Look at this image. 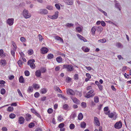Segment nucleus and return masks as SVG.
I'll use <instances>...</instances> for the list:
<instances>
[{
	"label": "nucleus",
	"instance_id": "nucleus-1",
	"mask_svg": "<svg viewBox=\"0 0 131 131\" xmlns=\"http://www.w3.org/2000/svg\"><path fill=\"white\" fill-rule=\"evenodd\" d=\"M63 69H67V71L68 72H71L74 69L73 66L71 64H64L63 66Z\"/></svg>",
	"mask_w": 131,
	"mask_h": 131
},
{
	"label": "nucleus",
	"instance_id": "nucleus-2",
	"mask_svg": "<svg viewBox=\"0 0 131 131\" xmlns=\"http://www.w3.org/2000/svg\"><path fill=\"white\" fill-rule=\"evenodd\" d=\"M23 14L24 17L27 19L30 18L31 16V15L30 13H28V11L26 9H24L23 11Z\"/></svg>",
	"mask_w": 131,
	"mask_h": 131
},
{
	"label": "nucleus",
	"instance_id": "nucleus-3",
	"mask_svg": "<svg viewBox=\"0 0 131 131\" xmlns=\"http://www.w3.org/2000/svg\"><path fill=\"white\" fill-rule=\"evenodd\" d=\"M94 92V90H90L86 94L85 97L87 98H89L93 96L95 94L94 93H93Z\"/></svg>",
	"mask_w": 131,
	"mask_h": 131
},
{
	"label": "nucleus",
	"instance_id": "nucleus-4",
	"mask_svg": "<svg viewBox=\"0 0 131 131\" xmlns=\"http://www.w3.org/2000/svg\"><path fill=\"white\" fill-rule=\"evenodd\" d=\"M122 123L121 121L117 122L114 125L115 128L117 129L121 128L122 127Z\"/></svg>",
	"mask_w": 131,
	"mask_h": 131
},
{
	"label": "nucleus",
	"instance_id": "nucleus-5",
	"mask_svg": "<svg viewBox=\"0 0 131 131\" xmlns=\"http://www.w3.org/2000/svg\"><path fill=\"white\" fill-rule=\"evenodd\" d=\"M70 97L74 103L77 105L80 104V101L77 98L72 96H70Z\"/></svg>",
	"mask_w": 131,
	"mask_h": 131
},
{
	"label": "nucleus",
	"instance_id": "nucleus-6",
	"mask_svg": "<svg viewBox=\"0 0 131 131\" xmlns=\"http://www.w3.org/2000/svg\"><path fill=\"white\" fill-rule=\"evenodd\" d=\"M38 13L43 15H46L48 13V10L46 9H40L38 12Z\"/></svg>",
	"mask_w": 131,
	"mask_h": 131
},
{
	"label": "nucleus",
	"instance_id": "nucleus-7",
	"mask_svg": "<svg viewBox=\"0 0 131 131\" xmlns=\"http://www.w3.org/2000/svg\"><path fill=\"white\" fill-rule=\"evenodd\" d=\"M67 93L69 95H73L75 94V93L74 91L70 89H69L67 90Z\"/></svg>",
	"mask_w": 131,
	"mask_h": 131
},
{
	"label": "nucleus",
	"instance_id": "nucleus-8",
	"mask_svg": "<svg viewBox=\"0 0 131 131\" xmlns=\"http://www.w3.org/2000/svg\"><path fill=\"white\" fill-rule=\"evenodd\" d=\"M14 20L13 18H9L7 21V23L9 25L11 26L13 24Z\"/></svg>",
	"mask_w": 131,
	"mask_h": 131
},
{
	"label": "nucleus",
	"instance_id": "nucleus-9",
	"mask_svg": "<svg viewBox=\"0 0 131 131\" xmlns=\"http://www.w3.org/2000/svg\"><path fill=\"white\" fill-rule=\"evenodd\" d=\"M48 49L46 47H43L41 49V51L42 54L47 53L48 51Z\"/></svg>",
	"mask_w": 131,
	"mask_h": 131
},
{
	"label": "nucleus",
	"instance_id": "nucleus-10",
	"mask_svg": "<svg viewBox=\"0 0 131 131\" xmlns=\"http://www.w3.org/2000/svg\"><path fill=\"white\" fill-rule=\"evenodd\" d=\"M25 119L24 118L20 116L18 118V123L20 124H23L24 122Z\"/></svg>",
	"mask_w": 131,
	"mask_h": 131
},
{
	"label": "nucleus",
	"instance_id": "nucleus-11",
	"mask_svg": "<svg viewBox=\"0 0 131 131\" xmlns=\"http://www.w3.org/2000/svg\"><path fill=\"white\" fill-rule=\"evenodd\" d=\"M31 112L34 113L36 116H37L38 117L40 118V115L37 112V111L35 110L33 108H31Z\"/></svg>",
	"mask_w": 131,
	"mask_h": 131
},
{
	"label": "nucleus",
	"instance_id": "nucleus-12",
	"mask_svg": "<svg viewBox=\"0 0 131 131\" xmlns=\"http://www.w3.org/2000/svg\"><path fill=\"white\" fill-rule=\"evenodd\" d=\"M95 122V123L96 125L98 126H100V123L99 120L96 117H94V118Z\"/></svg>",
	"mask_w": 131,
	"mask_h": 131
},
{
	"label": "nucleus",
	"instance_id": "nucleus-13",
	"mask_svg": "<svg viewBox=\"0 0 131 131\" xmlns=\"http://www.w3.org/2000/svg\"><path fill=\"white\" fill-rule=\"evenodd\" d=\"M65 2L69 5H72L73 4V1L72 0H65Z\"/></svg>",
	"mask_w": 131,
	"mask_h": 131
},
{
	"label": "nucleus",
	"instance_id": "nucleus-14",
	"mask_svg": "<svg viewBox=\"0 0 131 131\" xmlns=\"http://www.w3.org/2000/svg\"><path fill=\"white\" fill-rule=\"evenodd\" d=\"M41 72L40 70H37L35 72V75L37 77H39L41 76Z\"/></svg>",
	"mask_w": 131,
	"mask_h": 131
},
{
	"label": "nucleus",
	"instance_id": "nucleus-15",
	"mask_svg": "<svg viewBox=\"0 0 131 131\" xmlns=\"http://www.w3.org/2000/svg\"><path fill=\"white\" fill-rule=\"evenodd\" d=\"M96 31H101L103 29V27L101 26H96Z\"/></svg>",
	"mask_w": 131,
	"mask_h": 131
},
{
	"label": "nucleus",
	"instance_id": "nucleus-16",
	"mask_svg": "<svg viewBox=\"0 0 131 131\" xmlns=\"http://www.w3.org/2000/svg\"><path fill=\"white\" fill-rule=\"evenodd\" d=\"M40 93L42 94L46 93L47 91V90L46 88H42L40 90Z\"/></svg>",
	"mask_w": 131,
	"mask_h": 131
},
{
	"label": "nucleus",
	"instance_id": "nucleus-17",
	"mask_svg": "<svg viewBox=\"0 0 131 131\" xmlns=\"http://www.w3.org/2000/svg\"><path fill=\"white\" fill-rule=\"evenodd\" d=\"M115 7L117 9H118L119 10H120L121 9V6L119 3H116L115 4Z\"/></svg>",
	"mask_w": 131,
	"mask_h": 131
},
{
	"label": "nucleus",
	"instance_id": "nucleus-18",
	"mask_svg": "<svg viewBox=\"0 0 131 131\" xmlns=\"http://www.w3.org/2000/svg\"><path fill=\"white\" fill-rule=\"evenodd\" d=\"M35 62V60L34 59L29 60L27 62V65H29L32 64L34 63Z\"/></svg>",
	"mask_w": 131,
	"mask_h": 131
},
{
	"label": "nucleus",
	"instance_id": "nucleus-19",
	"mask_svg": "<svg viewBox=\"0 0 131 131\" xmlns=\"http://www.w3.org/2000/svg\"><path fill=\"white\" fill-rule=\"evenodd\" d=\"M96 26H94L91 29V31L92 32V34L94 35L95 34V32L96 31V29H95Z\"/></svg>",
	"mask_w": 131,
	"mask_h": 131
},
{
	"label": "nucleus",
	"instance_id": "nucleus-20",
	"mask_svg": "<svg viewBox=\"0 0 131 131\" xmlns=\"http://www.w3.org/2000/svg\"><path fill=\"white\" fill-rule=\"evenodd\" d=\"M0 63L3 66H5L6 64V61L5 60H0Z\"/></svg>",
	"mask_w": 131,
	"mask_h": 131
},
{
	"label": "nucleus",
	"instance_id": "nucleus-21",
	"mask_svg": "<svg viewBox=\"0 0 131 131\" xmlns=\"http://www.w3.org/2000/svg\"><path fill=\"white\" fill-rule=\"evenodd\" d=\"M19 81L20 83H22L24 82V80L22 76L21 75L19 77Z\"/></svg>",
	"mask_w": 131,
	"mask_h": 131
},
{
	"label": "nucleus",
	"instance_id": "nucleus-22",
	"mask_svg": "<svg viewBox=\"0 0 131 131\" xmlns=\"http://www.w3.org/2000/svg\"><path fill=\"white\" fill-rule=\"evenodd\" d=\"M56 60L58 63H60L62 62V59L61 56H59L56 58Z\"/></svg>",
	"mask_w": 131,
	"mask_h": 131
},
{
	"label": "nucleus",
	"instance_id": "nucleus-23",
	"mask_svg": "<svg viewBox=\"0 0 131 131\" xmlns=\"http://www.w3.org/2000/svg\"><path fill=\"white\" fill-rule=\"evenodd\" d=\"M83 114L81 113H80L78 115V119L79 120H81L83 118Z\"/></svg>",
	"mask_w": 131,
	"mask_h": 131
},
{
	"label": "nucleus",
	"instance_id": "nucleus-24",
	"mask_svg": "<svg viewBox=\"0 0 131 131\" xmlns=\"http://www.w3.org/2000/svg\"><path fill=\"white\" fill-rule=\"evenodd\" d=\"M55 38L56 40H59L61 42H63V41L61 37H60L58 36H56V37H55Z\"/></svg>",
	"mask_w": 131,
	"mask_h": 131
},
{
	"label": "nucleus",
	"instance_id": "nucleus-25",
	"mask_svg": "<svg viewBox=\"0 0 131 131\" xmlns=\"http://www.w3.org/2000/svg\"><path fill=\"white\" fill-rule=\"evenodd\" d=\"M26 121H30L31 118V115L30 114H28L26 115Z\"/></svg>",
	"mask_w": 131,
	"mask_h": 131
},
{
	"label": "nucleus",
	"instance_id": "nucleus-26",
	"mask_svg": "<svg viewBox=\"0 0 131 131\" xmlns=\"http://www.w3.org/2000/svg\"><path fill=\"white\" fill-rule=\"evenodd\" d=\"M59 97H61L63 100H67L68 99L67 98H66L65 97H64L63 95H62L61 94H58L57 95Z\"/></svg>",
	"mask_w": 131,
	"mask_h": 131
},
{
	"label": "nucleus",
	"instance_id": "nucleus-27",
	"mask_svg": "<svg viewBox=\"0 0 131 131\" xmlns=\"http://www.w3.org/2000/svg\"><path fill=\"white\" fill-rule=\"evenodd\" d=\"M33 86L34 89H38L40 88L39 85L38 84L34 83Z\"/></svg>",
	"mask_w": 131,
	"mask_h": 131
},
{
	"label": "nucleus",
	"instance_id": "nucleus-28",
	"mask_svg": "<svg viewBox=\"0 0 131 131\" xmlns=\"http://www.w3.org/2000/svg\"><path fill=\"white\" fill-rule=\"evenodd\" d=\"M33 88L32 86H30L28 88L27 91L28 93H29L32 92L33 91Z\"/></svg>",
	"mask_w": 131,
	"mask_h": 131
},
{
	"label": "nucleus",
	"instance_id": "nucleus-29",
	"mask_svg": "<svg viewBox=\"0 0 131 131\" xmlns=\"http://www.w3.org/2000/svg\"><path fill=\"white\" fill-rule=\"evenodd\" d=\"M98 41L99 42H101V43H105L106 41V39L105 38H103L102 39H100V40H98Z\"/></svg>",
	"mask_w": 131,
	"mask_h": 131
},
{
	"label": "nucleus",
	"instance_id": "nucleus-30",
	"mask_svg": "<svg viewBox=\"0 0 131 131\" xmlns=\"http://www.w3.org/2000/svg\"><path fill=\"white\" fill-rule=\"evenodd\" d=\"M116 46L118 48H122L123 47V45L119 42H117L116 44Z\"/></svg>",
	"mask_w": 131,
	"mask_h": 131
},
{
	"label": "nucleus",
	"instance_id": "nucleus-31",
	"mask_svg": "<svg viewBox=\"0 0 131 131\" xmlns=\"http://www.w3.org/2000/svg\"><path fill=\"white\" fill-rule=\"evenodd\" d=\"M47 57L48 59H50L53 58L54 57V56L53 54H49L48 55Z\"/></svg>",
	"mask_w": 131,
	"mask_h": 131
},
{
	"label": "nucleus",
	"instance_id": "nucleus-32",
	"mask_svg": "<svg viewBox=\"0 0 131 131\" xmlns=\"http://www.w3.org/2000/svg\"><path fill=\"white\" fill-rule=\"evenodd\" d=\"M86 126V124L85 122H83L81 123V128H84Z\"/></svg>",
	"mask_w": 131,
	"mask_h": 131
},
{
	"label": "nucleus",
	"instance_id": "nucleus-33",
	"mask_svg": "<svg viewBox=\"0 0 131 131\" xmlns=\"http://www.w3.org/2000/svg\"><path fill=\"white\" fill-rule=\"evenodd\" d=\"M35 124L33 122H31L29 123L28 125V127L30 128H32L35 126Z\"/></svg>",
	"mask_w": 131,
	"mask_h": 131
},
{
	"label": "nucleus",
	"instance_id": "nucleus-34",
	"mask_svg": "<svg viewBox=\"0 0 131 131\" xmlns=\"http://www.w3.org/2000/svg\"><path fill=\"white\" fill-rule=\"evenodd\" d=\"M65 25L68 27H73L74 26V24H72L67 23Z\"/></svg>",
	"mask_w": 131,
	"mask_h": 131
},
{
	"label": "nucleus",
	"instance_id": "nucleus-35",
	"mask_svg": "<svg viewBox=\"0 0 131 131\" xmlns=\"http://www.w3.org/2000/svg\"><path fill=\"white\" fill-rule=\"evenodd\" d=\"M41 72L42 73H44L46 72V69L42 67L41 68L40 70Z\"/></svg>",
	"mask_w": 131,
	"mask_h": 131
},
{
	"label": "nucleus",
	"instance_id": "nucleus-36",
	"mask_svg": "<svg viewBox=\"0 0 131 131\" xmlns=\"http://www.w3.org/2000/svg\"><path fill=\"white\" fill-rule=\"evenodd\" d=\"M13 108L12 107L9 106L8 107L7 111L10 112L13 111Z\"/></svg>",
	"mask_w": 131,
	"mask_h": 131
},
{
	"label": "nucleus",
	"instance_id": "nucleus-37",
	"mask_svg": "<svg viewBox=\"0 0 131 131\" xmlns=\"http://www.w3.org/2000/svg\"><path fill=\"white\" fill-rule=\"evenodd\" d=\"M98 9L100 12L103 13L104 14V15H105L106 16H107V13L105 12L103 10H102L100 8H99Z\"/></svg>",
	"mask_w": 131,
	"mask_h": 131
},
{
	"label": "nucleus",
	"instance_id": "nucleus-38",
	"mask_svg": "<svg viewBox=\"0 0 131 131\" xmlns=\"http://www.w3.org/2000/svg\"><path fill=\"white\" fill-rule=\"evenodd\" d=\"M81 105L82 108H85L86 107V103L84 102H82L81 103Z\"/></svg>",
	"mask_w": 131,
	"mask_h": 131
},
{
	"label": "nucleus",
	"instance_id": "nucleus-39",
	"mask_svg": "<svg viewBox=\"0 0 131 131\" xmlns=\"http://www.w3.org/2000/svg\"><path fill=\"white\" fill-rule=\"evenodd\" d=\"M16 116L15 115L13 114V113H12L10 114L9 115V117L12 119H13Z\"/></svg>",
	"mask_w": 131,
	"mask_h": 131
},
{
	"label": "nucleus",
	"instance_id": "nucleus-40",
	"mask_svg": "<svg viewBox=\"0 0 131 131\" xmlns=\"http://www.w3.org/2000/svg\"><path fill=\"white\" fill-rule=\"evenodd\" d=\"M79 79V76L77 74H75L74 75V79L75 80H78Z\"/></svg>",
	"mask_w": 131,
	"mask_h": 131
},
{
	"label": "nucleus",
	"instance_id": "nucleus-41",
	"mask_svg": "<svg viewBox=\"0 0 131 131\" xmlns=\"http://www.w3.org/2000/svg\"><path fill=\"white\" fill-rule=\"evenodd\" d=\"M46 8L50 10H53V7L52 6L50 5H48L46 7Z\"/></svg>",
	"mask_w": 131,
	"mask_h": 131
},
{
	"label": "nucleus",
	"instance_id": "nucleus-42",
	"mask_svg": "<svg viewBox=\"0 0 131 131\" xmlns=\"http://www.w3.org/2000/svg\"><path fill=\"white\" fill-rule=\"evenodd\" d=\"M69 127L70 129H73L74 128L75 125L71 123Z\"/></svg>",
	"mask_w": 131,
	"mask_h": 131
},
{
	"label": "nucleus",
	"instance_id": "nucleus-43",
	"mask_svg": "<svg viewBox=\"0 0 131 131\" xmlns=\"http://www.w3.org/2000/svg\"><path fill=\"white\" fill-rule=\"evenodd\" d=\"M24 73L25 75L27 76H28L30 75V72L28 70H26L25 71Z\"/></svg>",
	"mask_w": 131,
	"mask_h": 131
},
{
	"label": "nucleus",
	"instance_id": "nucleus-44",
	"mask_svg": "<svg viewBox=\"0 0 131 131\" xmlns=\"http://www.w3.org/2000/svg\"><path fill=\"white\" fill-rule=\"evenodd\" d=\"M95 102L97 103L99 102V98L97 96H95L94 98Z\"/></svg>",
	"mask_w": 131,
	"mask_h": 131
},
{
	"label": "nucleus",
	"instance_id": "nucleus-45",
	"mask_svg": "<svg viewBox=\"0 0 131 131\" xmlns=\"http://www.w3.org/2000/svg\"><path fill=\"white\" fill-rule=\"evenodd\" d=\"M28 53L30 55H32L33 52V51L32 49H30L28 51Z\"/></svg>",
	"mask_w": 131,
	"mask_h": 131
},
{
	"label": "nucleus",
	"instance_id": "nucleus-46",
	"mask_svg": "<svg viewBox=\"0 0 131 131\" xmlns=\"http://www.w3.org/2000/svg\"><path fill=\"white\" fill-rule=\"evenodd\" d=\"M51 19H57L58 18V15L57 14H56V15H53L51 16Z\"/></svg>",
	"mask_w": 131,
	"mask_h": 131
},
{
	"label": "nucleus",
	"instance_id": "nucleus-47",
	"mask_svg": "<svg viewBox=\"0 0 131 131\" xmlns=\"http://www.w3.org/2000/svg\"><path fill=\"white\" fill-rule=\"evenodd\" d=\"M6 91L4 89H2L1 91V93L2 94H4L5 93Z\"/></svg>",
	"mask_w": 131,
	"mask_h": 131
},
{
	"label": "nucleus",
	"instance_id": "nucleus-48",
	"mask_svg": "<svg viewBox=\"0 0 131 131\" xmlns=\"http://www.w3.org/2000/svg\"><path fill=\"white\" fill-rule=\"evenodd\" d=\"M40 94L39 92H36L34 95V96L36 98H38Z\"/></svg>",
	"mask_w": 131,
	"mask_h": 131
},
{
	"label": "nucleus",
	"instance_id": "nucleus-49",
	"mask_svg": "<svg viewBox=\"0 0 131 131\" xmlns=\"http://www.w3.org/2000/svg\"><path fill=\"white\" fill-rule=\"evenodd\" d=\"M76 30L79 32H81L82 31L81 28L79 27H77L76 28Z\"/></svg>",
	"mask_w": 131,
	"mask_h": 131
},
{
	"label": "nucleus",
	"instance_id": "nucleus-50",
	"mask_svg": "<svg viewBox=\"0 0 131 131\" xmlns=\"http://www.w3.org/2000/svg\"><path fill=\"white\" fill-rule=\"evenodd\" d=\"M68 107V104H65L63 105V108L65 110H67Z\"/></svg>",
	"mask_w": 131,
	"mask_h": 131
},
{
	"label": "nucleus",
	"instance_id": "nucleus-51",
	"mask_svg": "<svg viewBox=\"0 0 131 131\" xmlns=\"http://www.w3.org/2000/svg\"><path fill=\"white\" fill-rule=\"evenodd\" d=\"M64 124L63 123H61L58 126V127L60 128H62L64 126Z\"/></svg>",
	"mask_w": 131,
	"mask_h": 131
},
{
	"label": "nucleus",
	"instance_id": "nucleus-52",
	"mask_svg": "<svg viewBox=\"0 0 131 131\" xmlns=\"http://www.w3.org/2000/svg\"><path fill=\"white\" fill-rule=\"evenodd\" d=\"M55 6L57 9H58V10H59L60 9V7L59 4H55Z\"/></svg>",
	"mask_w": 131,
	"mask_h": 131
},
{
	"label": "nucleus",
	"instance_id": "nucleus-53",
	"mask_svg": "<svg viewBox=\"0 0 131 131\" xmlns=\"http://www.w3.org/2000/svg\"><path fill=\"white\" fill-rule=\"evenodd\" d=\"M76 116V115L75 113H74L71 114L70 116V118L72 119H74V117Z\"/></svg>",
	"mask_w": 131,
	"mask_h": 131
},
{
	"label": "nucleus",
	"instance_id": "nucleus-54",
	"mask_svg": "<svg viewBox=\"0 0 131 131\" xmlns=\"http://www.w3.org/2000/svg\"><path fill=\"white\" fill-rule=\"evenodd\" d=\"M18 63L20 67H21L22 65V62L21 60H19L18 61Z\"/></svg>",
	"mask_w": 131,
	"mask_h": 131
},
{
	"label": "nucleus",
	"instance_id": "nucleus-55",
	"mask_svg": "<svg viewBox=\"0 0 131 131\" xmlns=\"http://www.w3.org/2000/svg\"><path fill=\"white\" fill-rule=\"evenodd\" d=\"M53 111V110L51 108H49L48 109L47 111L48 112L49 114L52 113Z\"/></svg>",
	"mask_w": 131,
	"mask_h": 131
},
{
	"label": "nucleus",
	"instance_id": "nucleus-56",
	"mask_svg": "<svg viewBox=\"0 0 131 131\" xmlns=\"http://www.w3.org/2000/svg\"><path fill=\"white\" fill-rule=\"evenodd\" d=\"M17 91L18 92V93L19 95L20 96L22 97H23V95H22V94L21 92H20V91L19 89H17Z\"/></svg>",
	"mask_w": 131,
	"mask_h": 131
},
{
	"label": "nucleus",
	"instance_id": "nucleus-57",
	"mask_svg": "<svg viewBox=\"0 0 131 131\" xmlns=\"http://www.w3.org/2000/svg\"><path fill=\"white\" fill-rule=\"evenodd\" d=\"M114 114L112 113H110V114H109L108 116L110 118H112L114 116Z\"/></svg>",
	"mask_w": 131,
	"mask_h": 131
},
{
	"label": "nucleus",
	"instance_id": "nucleus-58",
	"mask_svg": "<svg viewBox=\"0 0 131 131\" xmlns=\"http://www.w3.org/2000/svg\"><path fill=\"white\" fill-rule=\"evenodd\" d=\"M12 45L14 47V48H13V50L14 51H16V49L17 48V46L16 45H15V43L14 42H12Z\"/></svg>",
	"mask_w": 131,
	"mask_h": 131
},
{
	"label": "nucleus",
	"instance_id": "nucleus-59",
	"mask_svg": "<svg viewBox=\"0 0 131 131\" xmlns=\"http://www.w3.org/2000/svg\"><path fill=\"white\" fill-rule=\"evenodd\" d=\"M30 67L32 69L35 68L36 66L34 63L29 65Z\"/></svg>",
	"mask_w": 131,
	"mask_h": 131
},
{
	"label": "nucleus",
	"instance_id": "nucleus-60",
	"mask_svg": "<svg viewBox=\"0 0 131 131\" xmlns=\"http://www.w3.org/2000/svg\"><path fill=\"white\" fill-rule=\"evenodd\" d=\"M98 86L99 89L101 91H102L103 90V86L102 85H101L100 84Z\"/></svg>",
	"mask_w": 131,
	"mask_h": 131
},
{
	"label": "nucleus",
	"instance_id": "nucleus-61",
	"mask_svg": "<svg viewBox=\"0 0 131 131\" xmlns=\"http://www.w3.org/2000/svg\"><path fill=\"white\" fill-rule=\"evenodd\" d=\"M77 35L78 38L81 40H82L83 38V37L79 34H77Z\"/></svg>",
	"mask_w": 131,
	"mask_h": 131
},
{
	"label": "nucleus",
	"instance_id": "nucleus-62",
	"mask_svg": "<svg viewBox=\"0 0 131 131\" xmlns=\"http://www.w3.org/2000/svg\"><path fill=\"white\" fill-rule=\"evenodd\" d=\"M66 80L67 81V83H69L70 81H71V78L68 77L66 78Z\"/></svg>",
	"mask_w": 131,
	"mask_h": 131
},
{
	"label": "nucleus",
	"instance_id": "nucleus-63",
	"mask_svg": "<svg viewBox=\"0 0 131 131\" xmlns=\"http://www.w3.org/2000/svg\"><path fill=\"white\" fill-rule=\"evenodd\" d=\"M90 50V49L88 47H86L84 50V52H88Z\"/></svg>",
	"mask_w": 131,
	"mask_h": 131
},
{
	"label": "nucleus",
	"instance_id": "nucleus-64",
	"mask_svg": "<svg viewBox=\"0 0 131 131\" xmlns=\"http://www.w3.org/2000/svg\"><path fill=\"white\" fill-rule=\"evenodd\" d=\"M54 90L55 91H58V90L59 89V87H57L56 86H54Z\"/></svg>",
	"mask_w": 131,
	"mask_h": 131
}]
</instances>
